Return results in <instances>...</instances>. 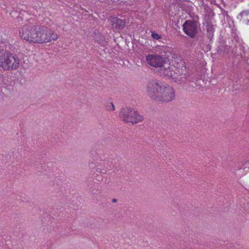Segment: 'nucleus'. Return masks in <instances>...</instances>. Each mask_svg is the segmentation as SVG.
<instances>
[{
  "label": "nucleus",
  "instance_id": "f257e3e1",
  "mask_svg": "<svg viewBox=\"0 0 249 249\" xmlns=\"http://www.w3.org/2000/svg\"><path fill=\"white\" fill-rule=\"evenodd\" d=\"M148 96L152 99L161 102H169L175 98V91L170 86L164 85L161 82L153 80L147 86Z\"/></svg>",
  "mask_w": 249,
  "mask_h": 249
},
{
  "label": "nucleus",
  "instance_id": "f03ea898",
  "mask_svg": "<svg viewBox=\"0 0 249 249\" xmlns=\"http://www.w3.org/2000/svg\"><path fill=\"white\" fill-rule=\"evenodd\" d=\"M19 67L18 56L5 50H0V68L4 71H12Z\"/></svg>",
  "mask_w": 249,
  "mask_h": 249
},
{
  "label": "nucleus",
  "instance_id": "7ed1b4c3",
  "mask_svg": "<svg viewBox=\"0 0 249 249\" xmlns=\"http://www.w3.org/2000/svg\"><path fill=\"white\" fill-rule=\"evenodd\" d=\"M34 29L36 32L35 43H47L58 38V35L47 27L37 25Z\"/></svg>",
  "mask_w": 249,
  "mask_h": 249
},
{
  "label": "nucleus",
  "instance_id": "20e7f679",
  "mask_svg": "<svg viewBox=\"0 0 249 249\" xmlns=\"http://www.w3.org/2000/svg\"><path fill=\"white\" fill-rule=\"evenodd\" d=\"M197 22L194 20H187L182 25L183 32L191 38H196L199 43H203V35H198L199 26Z\"/></svg>",
  "mask_w": 249,
  "mask_h": 249
},
{
  "label": "nucleus",
  "instance_id": "39448f33",
  "mask_svg": "<svg viewBox=\"0 0 249 249\" xmlns=\"http://www.w3.org/2000/svg\"><path fill=\"white\" fill-rule=\"evenodd\" d=\"M119 116L124 122L136 124L142 122L143 117L139 114L137 111L131 107H125L121 109Z\"/></svg>",
  "mask_w": 249,
  "mask_h": 249
},
{
  "label": "nucleus",
  "instance_id": "423d86ee",
  "mask_svg": "<svg viewBox=\"0 0 249 249\" xmlns=\"http://www.w3.org/2000/svg\"><path fill=\"white\" fill-rule=\"evenodd\" d=\"M146 60L150 66L160 68L169 62L168 57L165 55L148 54L146 56Z\"/></svg>",
  "mask_w": 249,
  "mask_h": 249
},
{
  "label": "nucleus",
  "instance_id": "0eeeda50",
  "mask_svg": "<svg viewBox=\"0 0 249 249\" xmlns=\"http://www.w3.org/2000/svg\"><path fill=\"white\" fill-rule=\"evenodd\" d=\"M36 26L37 25L32 24L31 23L24 26L19 31L21 37L26 41L35 42L36 32L34 27Z\"/></svg>",
  "mask_w": 249,
  "mask_h": 249
},
{
  "label": "nucleus",
  "instance_id": "6e6552de",
  "mask_svg": "<svg viewBox=\"0 0 249 249\" xmlns=\"http://www.w3.org/2000/svg\"><path fill=\"white\" fill-rule=\"evenodd\" d=\"M109 24L116 31L122 30L125 26L124 19L119 18L118 17H112L108 19Z\"/></svg>",
  "mask_w": 249,
  "mask_h": 249
},
{
  "label": "nucleus",
  "instance_id": "1a4fd4ad",
  "mask_svg": "<svg viewBox=\"0 0 249 249\" xmlns=\"http://www.w3.org/2000/svg\"><path fill=\"white\" fill-rule=\"evenodd\" d=\"M94 168L96 172L101 174H106L112 169V165L109 162L103 161L96 164Z\"/></svg>",
  "mask_w": 249,
  "mask_h": 249
},
{
  "label": "nucleus",
  "instance_id": "9d476101",
  "mask_svg": "<svg viewBox=\"0 0 249 249\" xmlns=\"http://www.w3.org/2000/svg\"><path fill=\"white\" fill-rule=\"evenodd\" d=\"M203 24L204 26H206L207 37L211 40L213 37L215 25L213 24L212 22H203Z\"/></svg>",
  "mask_w": 249,
  "mask_h": 249
},
{
  "label": "nucleus",
  "instance_id": "9b49d317",
  "mask_svg": "<svg viewBox=\"0 0 249 249\" xmlns=\"http://www.w3.org/2000/svg\"><path fill=\"white\" fill-rule=\"evenodd\" d=\"M160 75L165 76H168L172 78H175V71L171 69V67H168V68L162 67L160 68L159 71Z\"/></svg>",
  "mask_w": 249,
  "mask_h": 249
},
{
  "label": "nucleus",
  "instance_id": "f8f14e48",
  "mask_svg": "<svg viewBox=\"0 0 249 249\" xmlns=\"http://www.w3.org/2000/svg\"><path fill=\"white\" fill-rule=\"evenodd\" d=\"M214 15V13L213 11L209 9L206 11V13L204 16V22H212V19Z\"/></svg>",
  "mask_w": 249,
  "mask_h": 249
},
{
  "label": "nucleus",
  "instance_id": "ddd939ff",
  "mask_svg": "<svg viewBox=\"0 0 249 249\" xmlns=\"http://www.w3.org/2000/svg\"><path fill=\"white\" fill-rule=\"evenodd\" d=\"M230 47L227 45L222 44L218 47V51L224 53H228Z\"/></svg>",
  "mask_w": 249,
  "mask_h": 249
},
{
  "label": "nucleus",
  "instance_id": "4468645a",
  "mask_svg": "<svg viewBox=\"0 0 249 249\" xmlns=\"http://www.w3.org/2000/svg\"><path fill=\"white\" fill-rule=\"evenodd\" d=\"M105 107L108 111H114L115 110V107L112 102H107L105 104Z\"/></svg>",
  "mask_w": 249,
  "mask_h": 249
},
{
  "label": "nucleus",
  "instance_id": "2eb2a0df",
  "mask_svg": "<svg viewBox=\"0 0 249 249\" xmlns=\"http://www.w3.org/2000/svg\"><path fill=\"white\" fill-rule=\"evenodd\" d=\"M151 36L154 39L156 40H159L161 38V36L154 31L151 32Z\"/></svg>",
  "mask_w": 249,
  "mask_h": 249
},
{
  "label": "nucleus",
  "instance_id": "dca6fc26",
  "mask_svg": "<svg viewBox=\"0 0 249 249\" xmlns=\"http://www.w3.org/2000/svg\"><path fill=\"white\" fill-rule=\"evenodd\" d=\"M249 15V11H243L241 12L240 13L239 16L241 18H243L244 16H247Z\"/></svg>",
  "mask_w": 249,
  "mask_h": 249
},
{
  "label": "nucleus",
  "instance_id": "f3484780",
  "mask_svg": "<svg viewBox=\"0 0 249 249\" xmlns=\"http://www.w3.org/2000/svg\"><path fill=\"white\" fill-rule=\"evenodd\" d=\"M117 202V199L116 198H113L112 199V202L113 203H116Z\"/></svg>",
  "mask_w": 249,
  "mask_h": 249
},
{
  "label": "nucleus",
  "instance_id": "a211bd4d",
  "mask_svg": "<svg viewBox=\"0 0 249 249\" xmlns=\"http://www.w3.org/2000/svg\"><path fill=\"white\" fill-rule=\"evenodd\" d=\"M223 15L224 16H226L227 17H229V15L228 14V12L227 11H224V13H223Z\"/></svg>",
  "mask_w": 249,
  "mask_h": 249
},
{
  "label": "nucleus",
  "instance_id": "6ab92c4d",
  "mask_svg": "<svg viewBox=\"0 0 249 249\" xmlns=\"http://www.w3.org/2000/svg\"><path fill=\"white\" fill-rule=\"evenodd\" d=\"M2 77H3L2 75L0 73V80L1 79H2Z\"/></svg>",
  "mask_w": 249,
  "mask_h": 249
}]
</instances>
